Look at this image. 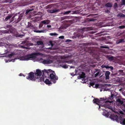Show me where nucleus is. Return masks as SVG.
<instances>
[{
	"label": "nucleus",
	"mask_w": 125,
	"mask_h": 125,
	"mask_svg": "<svg viewBox=\"0 0 125 125\" xmlns=\"http://www.w3.org/2000/svg\"><path fill=\"white\" fill-rule=\"evenodd\" d=\"M22 17V16L21 15H20L19 16H17V14H15L12 18L11 20L10 21L9 23H11L13 21L15 20L14 21L15 23H18L21 20Z\"/></svg>",
	"instance_id": "f03ea898"
},
{
	"label": "nucleus",
	"mask_w": 125,
	"mask_h": 125,
	"mask_svg": "<svg viewBox=\"0 0 125 125\" xmlns=\"http://www.w3.org/2000/svg\"><path fill=\"white\" fill-rule=\"evenodd\" d=\"M21 73L20 74V75L21 76Z\"/></svg>",
	"instance_id": "0e129e2a"
},
{
	"label": "nucleus",
	"mask_w": 125,
	"mask_h": 125,
	"mask_svg": "<svg viewBox=\"0 0 125 125\" xmlns=\"http://www.w3.org/2000/svg\"><path fill=\"white\" fill-rule=\"evenodd\" d=\"M105 12L106 13H109L110 12V11L107 9L105 10Z\"/></svg>",
	"instance_id": "a18cd8bd"
},
{
	"label": "nucleus",
	"mask_w": 125,
	"mask_h": 125,
	"mask_svg": "<svg viewBox=\"0 0 125 125\" xmlns=\"http://www.w3.org/2000/svg\"><path fill=\"white\" fill-rule=\"evenodd\" d=\"M64 36H60L59 37V39H64Z\"/></svg>",
	"instance_id": "de8ad7c7"
},
{
	"label": "nucleus",
	"mask_w": 125,
	"mask_h": 125,
	"mask_svg": "<svg viewBox=\"0 0 125 125\" xmlns=\"http://www.w3.org/2000/svg\"><path fill=\"white\" fill-rule=\"evenodd\" d=\"M93 103L98 105H99V103L100 102V100L98 98L94 99L93 100Z\"/></svg>",
	"instance_id": "dca6fc26"
},
{
	"label": "nucleus",
	"mask_w": 125,
	"mask_h": 125,
	"mask_svg": "<svg viewBox=\"0 0 125 125\" xmlns=\"http://www.w3.org/2000/svg\"><path fill=\"white\" fill-rule=\"evenodd\" d=\"M105 6L106 7L111 8L112 7V4L111 2L105 4Z\"/></svg>",
	"instance_id": "aec40b11"
},
{
	"label": "nucleus",
	"mask_w": 125,
	"mask_h": 125,
	"mask_svg": "<svg viewBox=\"0 0 125 125\" xmlns=\"http://www.w3.org/2000/svg\"><path fill=\"white\" fill-rule=\"evenodd\" d=\"M118 72L119 73V74L120 75H124L125 74L123 72V70H119Z\"/></svg>",
	"instance_id": "393cba45"
},
{
	"label": "nucleus",
	"mask_w": 125,
	"mask_h": 125,
	"mask_svg": "<svg viewBox=\"0 0 125 125\" xmlns=\"http://www.w3.org/2000/svg\"><path fill=\"white\" fill-rule=\"evenodd\" d=\"M71 41V40H69V39H67L65 41V42H69Z\"/></svg>",
	"instance_id": "09e8293b"
},
{
	"label": "nucleus",
	"mask_w": 125,
	"mask_h": 125,
	"mask_svg": "<svg viewBox=\"0 0 125 125\" xmlns=\"http://www.w3.org/2000/svg\"><path fill=\"white\" fill-rule=\"evenodd\" d=\"M100 48H106L109 49V47H108V46L105 45V46H101Z\"/></svg>",
	"instance_id": "c85d7f7f"
},
{
	"label": "nucleus",
	"mask_w": 125,
	"mask_h": 125,
	"mask_svg": "<svg viewBox=\"0 0 125 125\" xmlns=\"http://www.w3.org/2000/svg\"><path fill=\"white\" fill-rule=\"evenodd\" d=\"M106 65H103L101 67L102 68L105 67V68Z\"/></svg>",
	"instance_id": "5fc2aeb1"
},
{
	"label": "nucleus",
	"mask_w": 125,
	"mask_h": 125,
	"mask_svg": "<svg viewBox=\"0 0 125 125\" xmlns=\"http://www.w3.org/2000/svg\"><path fill=\"white\" fill-rule=\"evenodd\" d=\"M46 20H45L42 21H41V22L42 23H43L44 24H46Z\"/></svg>",
	"instance_id": "a19ab883"
},
{
	"label": "nucleus",
	"mask_w": 125,
	"mask_h": 125,
	"mask_svg": "<svg viewBox=\"0 0 125 125\" xmlns=\"http://www.w3.org/2000/svg\"><path fill=\"white\" fill-rule=\"evenodd\" d=\"M124 107V108H125V104H123V105Z\"/></svg>",
	"instance_id": "bf43d9fd"
},
{
	"label": "nucleus",
	"mask_w": 125,
	"mask_h": 125,
	"mask_svg": "<svg viewBox=\"0 0 125 125\" xmlns=\"http://www.w3.org/2000/svg\"><path fill=\"white\" fill-rule=\"evenodd\" d=\"M105 57L110 61H112L114 60V57L112 55H107Z\"/></svg>",
	"instance_id": "4468645a"
},
{
	"label": "nucleus",
	"mask_w": 125,
	"mask_h": 125,
	"mask_svg": "<svg viewBox=\"0 0 125 125\" xmlns=\"http://www.w3.org/2000/svg\"><path fill=\"white\" fill-rule=\"evenodd\" d=\"M21 47H22V48H24V47H25V46H21Z\"/></svg>",
	"instance_id": "e2e57ef3"
},
{
	"label": "nucleus",
	"mask_w": 125,
	"mask_h": 125,
	"mask_svg": "<svg viewBox=\"0 0 125 125\" xmlns=\"http://www.w3.org/2000/svg\"><path fill=\"white\" fill-rule=\"evenodd\" d=\"M105 68L107 69H110L111 70H113L114 69V68L112 66H106Z\"/></svg>",
	"instance_id": "cd10ccee"
},
{
	"label": "nucleus",
	"mask_w": 125,
	"mask_h": 125,
	"mask_svg": "<svg viewBox=\"0 0 125 125\" xmlns=\"http://www.w3.org/2000/svg\"><path fill=\"white\" fill-rule=\"evenodd\" d=\"M28 26L29 27H32L33 26L31 24L30 22L28 23Z\"/></svg>",
	"instance_id": "4c0bfd02"
},
{
	"label": "nucleus",
	"mask_w": 125,
	"mask_h": 125,
	"mask_svg": "<svg viewBox=\"0 0 125 125\" xmlns=\"http://www.w3.org/2000/svg\"><path fill=\"white\" fill-rule=\"evenodd\" d=\"M64 64H65L64 63H61L60 64V65L62 67L63 65H64Z\"/></svg>",
	"instance_id": "8fccbe9b"
},
{
	"label": "nucleus",
	"mask_w": 125,
	"mask_h": 125,
	"mask_svg": "<svg viewBox=\"0 0 125 125\" xmlns=\"http://www.w3.org/2000/svg\"><path fill=\"white\" fill-rule=\"evenodd\" d=\"M51 25H48L47 26V27L48 28H50L51 27Z\"/></svg>",
	"instance_id": "864d4df0"
},
{
	"label": "nucleus",
	"mask_w": 125,
	"mask_h": 125,
	"mask_svg": "<svg viewBox=\"0 0 125 125\" xmlns=\"http://www.w3.org/2000/svg\"><path fill=\"white\" fill-rule=\"evenodd\" d=\"M85 74L83 72H82V73L79 75L80 77L81 78H84L85 77Z\"/></svg>",
	"instance_id": "5701e85b"
},
{
	"label": "nucleus",
	"mask_w": 125,
	"mask_h": 125,
	"mask_svg": "<svg viewBox=\"0 0 125 125\" xmlns=\"http://www.w3.org/2000/svg\"><path fill=\"white\" fill-rule=\"evenodd\" d=\"M100 76V74H99V72H98L96 73L95 75V77H96L98 75Z\"/></svg>",
	"instance_id": "c9c22d12"
},
{
	"label": "nucleus",
	"mask_w": 125,
	"mask_h": 125,
	"mask_svg": "<svg viewBox=\"0 0 125 125\" xmlns=\"http://www.w3.org/2000/svg\"><path fill=\"white\" fill-rule=\"evenodd\" d=\"M105 107H106L107 108H109L110 109H111V107H109V106L108 105H107L106 106L105 105Z\"/></svg>",
	"instance_id": "603ef678"
},
{
	"label": "nucleus",
	"mask_w": 125,
	"mask_h": 125,
	"mask_svg": "<svg viewBox=\"0 0 125 125\" xmlns=\"http://www.w3.org/2000/svg\"><path fill=\"white\" fill-rule=\"evenodd\" d=\"M118 16L120 17H125V15L122 13H120L118 15Z\"/></svg>",
	"instance_id": "bb28decb"
},
{
	"label": "nucleus",
	"mask_w": 125,
	"mask_h": 125,
	"mask_svg": "<svg viewBox=\"0 0 125 125\" xmlns=\"http://www.w3.org/2000/svg\"><path fill=\"white\" fill-rule=\"evenodd\" d=\"M99 106V108H98V109H100V105L99 104V105H98Z\"/></svg>",
	"instance_id": "052dcab7"
},
{
	"label": "nucleus",
	"mask_w": 125,
	"mask_h": 125,
	"mask_svg": "<svg viewBox=\"0 0 125 125\" xmlns=\"http://www.w3.org/2000/svg\"><path fill=\"white\" fill-rule=\"evenodd\" d=\"M59 11V10H58L56 9L53 10H49L48 11V12L51 13H54L55 12H56Z\"/></svg>",
	"instance_id": "6ab92c4d"
},
{
	"label": "nucleus",
	"mask_w": 125,
	"mask_h": 125,
	"mask_svg": "<svg viewBox=\"0 0 125 125\" xmlns=\"http://www.w3.org/2000/svg\"><path fill=\"white\" fill-rule=\"evenodd\" d=\"M34 32L37 33H40L43 32V31H39V30H34Z\"/></svg>",
	"instance_id": "473e14b6"
},
{
	"label": "nucleus",
	"mask_w": 125,
	"mask_h": 125,
	"mask_svg": "<svg viewBox=\"0 0 125 125\" xmlns=\"http://www.w3.org/2000/svg\"><path fill=\"white\" fill-rule=\"evenodd\" d=\"M70 74L71 75L73 76H74V75H75L74 74V73H70Z\"/></svg>",
	"instance_id": "6e6d98bb"
},
{
	"label": "nucleus",
	"mask_w": 125,
	"mask_h": 125,
	"mask_svg": "<svg viewBox=\"0 0 125 125\" xmlns=\"http://www.w3.org/2000/svg\"><path fill=\"white\" fill-rule=\"evenodd\" d=\"M118 6V4L116 3H115L114 5V7L115 8Z\"/></svg>",
	"instance_id": "ea45409f"
},
{
	"label": "nucleus",
	"mask_w": 125,
	"mask_h": 125,
	"mask_svg": "<svg viewBox=\"0 0 125 125\" xmlns=\"http://www.w3.org/2000/svg\"><path fill=\"white\" fill-rule=\"evenodd\" d=\"M38 54L37 53H33L31 54H29L25 57V59L26 60H30V59L35 57V55Z\"/></svg>",
	"instance_id": "39448f33"
},
{
	"label": "nucleus",
	"mask_w": 125,
	"mask_h": 125,
	"mask_svg": "<svg viewBox=\"0 0 125 125\" xmlns=\"http://www.w3.org/2000/svg\"><path fill=\"white\" fill-rule=\"evenodd\" d=\"M52 71V70L51 69H49L46 70L45 69H44L42 71L43 73V75L42 76L43 77H45L46 78L48 76H49L50 72Z\"/></svg>",
	"instance_id": "20e7f679"
},
{
	"label": "nucleus",
	"mask_w": 125,
	"mask_h": 125,
	"mask_svg": "<svg viewBox=\"0 0 125 125\" xmlns=\"http://www.w3.org/2000/svg\"><path fill=\"white\" fill-rule=\"evenodd\" d=\"M110 74V72L108 71H106L105 73V79L108 80L109 79V75Z\"/></svg>",
	"instance_id": "ddd939ff"
},
{
	"label": "nucleus",
	"mask_w": 125,
	"mask_h": 125,
	"mask_svg": "<svg viewBox=\"0 0 125 125\" xmlns=\"http://www.w3.org/2000/svg\"><path fill=\"white\" fill-rule=\"evenodd\" d=\"M68 65H67L64 64V65H63V66L62 67L64 68H66L68 67Z\"/></svg>",
	"instance_id": "f704fd0d"
},
{
	"label": "nucleus",
	"mask_w": 125,
	"mask_h": 125,
	"mask_svg": "<svg viewBox=\"0 0 125 125\" xmlns=\"http://www.w3.org/2000/svg\"><path fill=\"white\" fill-rule=\"evenodd\" d=\"M113 96H112V95H111V97H113Z\"/></svg>",
	"instance_id": "69168bd1"
},
{
	"label": "nucleus",
	"mask_w": 125,
	"mask_h": 125,
	"mask_svg": "<svg viewBox=\"0 0 125 125\" xmlns=\"http://www.w3.org/2000/svg\"><path fill=\"white\" fill-rule=\"evenodd\" d=\"M94 20H94L93 19L91 18V19H89L88 21H93Z\"/></svg>",
	"instance_id": "c03bdc74"
},
{
	"label": "nucleus",
	"mask_w": 125,
	"mask_h": 125,
	"mask_svg": "<svg viewBox=\"0 0 125 125\" xmlns=\"http://www.w3.org/2000/svg\"><path fill=\"white\" fill-rule=\"evenodd\" d=\"M13 15L12 14H11L10 15H9L8 16H7L5 19L4 20V21H7L8 20L10 19L11 17H12Z\"/></svg>",
	"instance_id": "f3484780"
},
{
	"label": "nucleus",
	"mask_w": 125,
	"mask_h": 125,
	"mask_svg": "<svg viewBox=\"0 0 125 125\" xmlns=\"http://www.w3.org/2000/svg\"><path fill=\"white\" fill-rule=\"evenodd\" d=\"M120 113L121 114H123V112H120Z\"/></svg>",
	"instance_id": "680f3d73"
},
{
	"label": "nucleus",
	"mask_w": 125,
	"mask_h": 125,
	"mask_svg": "<svg viewBox=\"0 0 125 125\" xmlns=\"http://www.w3.org/2000/svg\"><path fill=\"white\" fill-rule=\"evenodd\" d=\"M67 16H63V17H61V19L63 20L64 19H66L67 18Z\"/></svg>",
	"instance_id": "58836bf2"
},
{
	"label": "nucleus",
	"mask_w": 125,
	"mask_h": 125,
	"mask_svg": "<svg viewBox=\"0 0 125 125\" xmlns=\"http://www.w3.org/2000/svg\"><path fill=\"white\" fill-rule=\"evenodd\" d=\"M8 30H2L0 31V33L1 34L8 33H9Z\"/></svg>",
	"instance_id": "b1692460"
},
{
	"label": "nucleus",
	"mask_w": 125,
	"mask_h": 125,
	"mask_svg": "<svg viewBox=\"0 0 125 125\" xmlns=\"http://www.w3.org/2000/svg\"><path fill=\"white\" fill-rule=\"evenodd\" d=\"M28 5V3L26 2H24L23 4H22V5L23 6H25V5Z\"/></svg>",
	"instance_id": "79ce46f5"
},
{
	"label": "nucleus",
	"mask_w": 125,
	"mask_h": 125,
	"mask_svg": "<svg viewBox=\"0 0 125 125\" xmlns=\"http://www.w3.org/2000/svg\"><path fill=\"white\" fill-rule=\"evenodd\" d=\"M49 78L51 79V81H52L54 83H56V80H57L58 79V77L56 76L54 72L52 70L50 73Z\"/></svg>",
	"instance_id": "f257e3e1"
},
{
	"label": "nucleus",
	"mask_w": 125,
	"mask_h": 125,
	"mask_svg": "<svg viewBox=\"0 0 125 125\" xmlns=\"http://www.w3.org/2000/svg\"><path fill=\"white\" fill-rule=\"evenodd\" d=\"M24 49H28V48L27 47H24Z\"/></svg>",
	"instance_id": "13d9d810"
},
{
	"label": "nucleus",
	"mask_w": 125,
	"mask_h": 125,
	"mask_svg": "<svg viewBox=\"0 0 125 125\" xmlns=\"http://www.w3.org/2000/svg\"><path fill=\"white\" fill-rule=\"evenodd\" d=\"M14 54L13 53H12L8 55V56L9 58H11L12 56H14Z\"/></svg>",
	"instance_id": "7c9ffc66"
},
{
	"label": "nucleus",
	"mask_w": 125,
	"mask_h": 125,
	"mask_svg": "<svg viewBox=\"0 0 125 125\" xmlns=\"http://www.w3.org/2000/svg\"><path fill=\"white\" fill-rule=\"evenodd\" d=\"M110 117L111 119L114 120H115L118 122L119 121V118H120V116L118 117L117 115L114 114L111 115Z\"/></svg>",
	"instance_id": "0eeeda50"
},
{
	"label": "nucleus",
	"mask_w": 125,
	"mask_h": 125,
	"mask_svg": "<svg viewBox=\"0 0 125 125\" xmlns=\"http://www.w3.org/2000/svg\"><path fill=\"white\" fill-rule=\"evenodd\" d=\"M124 42V39H120L117 41L116 42V43L118 44L120 43Z\"/></svg>",
	"instance_id": "4be33fe9"
},
{
	"label": "nucleus",
	"mask_w": 125,
	"mask_h": 125,
	"mask_svg": "<svg viewBox=\"0 0 125 125\" xmlns=\"http://www.w3.org/2000/svg\"><path fill=\"white\" fill-rule=\"evenodd\" d=\"M34 74L37 76H40L42 75V72L39 69H37L36 70V72Z\"/></svg>",
	"instance_id": "9b49d317"
},
{
	"label": "nucleus",
	"mask_w": 125,
	"mask_h": 125,
	"mask_svg": "<svg viewBox=\"0 0 125 125\" xmlns=\"http://www.w3.org/2000/svg\"><path fill=\"white\" fill-rule=\"evenodd\" d=\"M79 12L78 10L75 11H73L72 10H69L66 11L63 13L64 15H68L70 13V14H76Z\"/></svg>",
	"instance_id": "6e6552de"
},
{
	"label": "nucleus",
	"mask_w": 125,
	"mask_h": 125,
	"mask_svg": "<svg viewBox=\"0 0 125 125\" xmlns=\"http://www.w3.org/2000/svg\"><path fill=\"white\" fill-rule=\"evenodd\" d=\"M105 99H104V98H100V101H101L102 102H104L105 101Z\"/></svg>",
	"instance_id": "e433bc0d"
},
{
	"label": "nucleus",
	"mask_w": 125,
	"mask_h": 125,
	"mask_svg": "<svg viewBox=\"0 0 125 125\" xmlns=\"http://www.w3.org/2000/svg\"><path fill=\"white\" fill-rule=\"evenodd\" d=\"M27 79L32 81H35V77H34V73L32 72H31L28 74V75L26 77Z\"/></svg>",
	"instance_id": "7ed1b4c3"
},
{
	"label": "nucleus",
	"mask_w": 125,
	"mask_h": 125,
	"mask_svg": "<svg viewBox=\"0 0 125 125\" xmlns=\"http://www.w3.org/2000/svg\"><path fill=\"white\" fill-rule=\"evenodd\" d=\"M118 122L123 125H125V119L123 117L120 116L119 121Z\"/></svg>",
	"instance_id": "1a4fd4ad"
},
{
	"label": "nucleus",
	"mask_w": 125,
	"mask_h": 125,
	"mask_svg": "<svg viewBox=\"0 0 125 125\" xmlns=\"http://www.w3.org/2000/svg\"><path fill=\"white\" fill-rule=\"evenodd\" d=\"M8 30L9 31V33H13L15 31V29L13 27H11Z\"/></svg>",
	"instance_id": "2eb2a0df"
},
{
	"label": "nucleus",
	"mask_w": 125,
	"mask_h": 125,
	"mask_svg": "<svg viewBox=\"0 0 125 125\" xmlns=\"http://www.w3.org/2000/svg\"><path fill=\"white\" fill-rule=\"evenodd\" d=\"M44 79L43 77H35V81L38 82H41L42 81H44Z\"/></svg>",
	"instance_id": "f8f14e48"
},
{
	"label": "nucleus",
	"mask_w": 125,
	"mask_h": 125,
	"mask_svg": "<svg viewBox=\"0 0 125 125\" xmlns=\"http://www.w3.org/2000/svg\"><path fill=\"white\" fill-rule=\"evenodd\" d=\"M116 101L117 102L120 103L122 105H123L124 102L123 101L121 100L120 99H118L116 100Z\"/></svg>",
	"instance_id": "a878e982"
},
{
	"label": "nucleus",
	"mask_w": 125,
	"mask_h": 125,
	"mask_svg": "<svg viewBox=\"0 0 125 125\" xmlns=\"http://www.w3.org/2000/svg\"><path fill=\"white\" fill-rule=\"evenodd\" d=\"M85 29V28H84L82 30L81 33L80 31H78L77 32L76 37V38H78L81 39L83 38L84 36L82 35L83 33V30H84Z\"/></svg>",
	"instance_id": "423d86ee"
},
{
	"label": "nucleus",
	"mask_w": 125,
	"mask_h": 125,
	"mask_svg": "<svg viewBox=\"0 0 125 125\" xmlns=\"http://www.w3.org/2000/svg\"><path fill=\"white\" fill-rule=\"evenodd\" d=\"M71 68H72V66H71Z\"/></svg>",
	"instance_id": "338daca9"
},
{
	"label": "nucleus",
	"mask_w": 125,
	"mask_h": 125,
	"mask_svg": "<svg viewBox=\"0 0 125 125\" xmlns=\"http://www.w3.org/2000/svg\"><path fill=\"white\" fill-rule=\"evenodd\" d=\"M90 85L92 86L94 85V83H90Z\"/></svg>",
	"instance_id": "3c124183"
},
{
	"label": "nucleus",
	"mask_w": 125,
	"mask_h": 125,
	"mask_svg": "<svg viewBox=\"0 0 125 125\" xmlns=\"http://www.w3.org/2000/svg\"><path fill=\"white\" fill-rule=\"evenodd\" d=\"M105 102L106 103H108V102L110 103V102H109V101H108V100H106V101H105Z\"/></svg>",
	"instance_id": "4d7b16f0"
},
{
	"label": "nucleus",
	"mask_w": 125,
	"mask_h": 125,
	"mask_svg": "<svg viewBox=\"0 0 125 125\" xmlns=\"http://www.w3.org/2000/svg\"><path fill=\"white\" fill-rule=\"evenodd\" d=\"M37 43L38 45H41L43 44V42L41 41H38L37 42Z\"/></svg>",
	"instance_id": "c756f323"
},
{
	"label": "nucleus",
	"mask_w": 125,
	"mask_h": 125,
	"mask_svg": "<svg viewBox=\"0 0 125 125\" xmlns=\"http://www.w3.org/2000/svg\"><path fill=\"white\" fill-rule=\"evenodd\" d=\"M52 60L48 59L44 60L42 61V63L44 64H48L53 62Z\"/></svg>",
	"instance_id": "9d476101"
},
{
	"label": "nucleus",
	"mask_w": 125,
	"mask_h": 125,
	"mask_svg": "<svg viewBox=\"0 0 125 125\" xmlns=\"http://www.w3.org/2000/svg\"><path fill=\"white\" fill-rule=\"evenodd\" d=\"M118 28H119L120 29H122L125 28V26L124 25H122L119 26Z\"/></svg>",
	"instance_id": "72a5a7b5"
},
{
	"label": "nucleus",
	"mask_w": 125,
	"mask_h": 125,
	"mask_svg": "<svg viewBox=\"0 0 125 125\" xmlns=\"http://www.w3.org/2000/svg\"><path fill=\"white\" fill-rule=\"evenodd\" d=\"M34 7V6H32L31 8V9H28L27 10L25 13V14H27L30 11L33 10H34V9L33 8Z\"/></svg>",
	"instance_id": "412c9836"
},
{
	"label": "nucleus",
	"mask_w": 125,
	"mask_h": 125,
	"mask_svg": "<svg viewBox=\"0 0 125 125\" xmlns=\"http://www.w3.org/2000/svg\"><path fill=\"white\" fill-rule=\"evenodd\" d=\"M122 4L123 5H125V0H122Z\"/></svg>",
	"instance_id": "49530a36"
},
{
	"label": "nucleus",
	"mask_w": 125,
	"mask_h": 125,
	"mask_svg": "<svg viewBox=\"0 0 125 125\" xmlns=\"http://www.w3.org/2000/svg\"><path fill=\"white\" fill-rule=\"evenodd\" d=\"M44 83L50 85L52 84V83L51 81H50L48 79H46L44 81Z\"/></svg>",
	"instance_id": "a211bd4d"
},
{
	"label": "nucleus",
	"mask_w": 125,
	"mask_h": 125,
	"mask_svg": "<svg viewBox=\"0 0 125 125\" xmlns=\"http://www.w3.org/2000/svg\"><path fill=\"white\" fill-rule=\"evenodd\" d=\"M50 35L51 36H56L58 35V34L56 33H50Z\"/></svg>",
	"instance_id": "2f4dec72"
},
{
	"label": "nucleus",
	"mask_w": 125,
	"mask_h": 125,
	"mask_svg": "<svg viewBox=\"0 0 125 125\" xmlns=\"http://www.w3.org/2000/svg\"><path fill=\"white\" fill-rule=\"evenodd\" d=\"M46 24H48L49 23H50V21H49V20H46Z\"/></svg>",
	"instance_id": "37998d69"
}]
</instances>
